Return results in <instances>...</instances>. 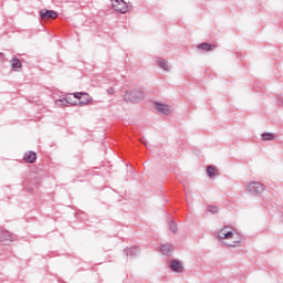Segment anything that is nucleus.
Returning <instances> with one entry per match:
<instances>
[{"mask_svg": "<svg viewBox=\"0 0 283 283\" xmlns=\"http://www.w3.org/2000/svg\"><path fill=\"white\" fill-rule=\"evenodd\" d=\"M218 239L226 247H233V248L240 247V243L242 242V237H240V234H234L233 231H231V227L229 226L223 227L219 231Z\"/></svg>", "mask_w": 283, "mask_h": 283, "instance_id": "1", "label": "nucleus"}, {"mask_svg": "<svg viewBox=\"0 0 283 283\" xmlns=\"http://www.w3.org/2000/svg\"><path fill=\"white\" fill-rule=\"evenodd\" d=\"M247 191H249V193H252V196H262V193H264V185L258 181H253L248 185Z\"/></svg>", "mask_w": 283, "mask_h": 283, "instance_id": "2", "label": "nucleus"}, {"mask_svg": "<svg viewBox=\"0 0 283 283\" xmlns=\"http://www.w3.org/2000/svg\"><path fill=\"white\" fill-rule=\"evenodd\" d=\"M142 97L143 92L134 90L130 93H126V95L124 96V101H126V103H140Z\"/></svg>", "mask_w": 283, "mask_h": 283, "instance_id": "3", "label": "nucleus"}, {"mask_svg": "<svg viewBox=\"0 0 283 283\" xmlns=\"http://www.w3.org/2000/svg\"><path fill=\"white\" fill-rule=\"evenodd\" d=\"M17 240V235L10 233V231L0 228V242H4V244H10V242H14Z\"/></svg>", "mask_w": 283, "mask_h": 283, "instance_id": "4", "label": "nucleus"}, {"mask_svg": "<svg viewBox=\"0 0 283 283\" xmlns=\"http://www.w3.org/2000/svg\"><path fill=\"white\" fill-rule=\"evenodd\" d=\"M73 97L78 101V105H90L92 97L85 92L73 93Z\"/></svg>", "mask_w": 283, "mask_h": 283, "instance_id": "5", "label": "nucleus"}, {"mask_svg": "<svg viewBox=\"0 0 283 283\" xmlns=\"http://www.w3.org/2000/svg\"><path fill=\"white\" fill-rule=\"evenodd\" d=\"M112 7L113 10L120 12L122 14H125L128 10L127 2H125V0H112Z\"/></svg>", "mask_w": 283, "mask_h": 283, "instance_id": "6", "label": "nucleus"}, {"mask_svg": "<svg viewBox=\"0 0 283 283\" xmlns=\"http://www.w3.org/2000/svg\"><path fill=\"white\" fill-rule=\"evenodd\" d=\"M155 109L165 116H169V114H171V107H169V105L160 104L158 102L155 103Z\"/></svg>", "mask_w": 283, "mask_h": 283, "instance_id": "7", "label": "nucleus"}, {"mask_svg": "<svg viewBox=\"0 0 283 283\" xmlns=\"http://www.w3.org/2000/svg\"><path fill=\"white\" fill-rule=\"evenodd\" d=\"M41 19H56L59 13L54 10L42 9L40 11Z\"/></svg>", "mask_w": 283, "mask_h": 283, "instance_id": "8", "label": "nucleus"}, {"mask_svg": "<svg viewBox=\"0 0 283 283\" xmlns=\"http://www.w3.org/2000/svg\"><path fill=\"white\" fill-rule=\"evenodd\" d=\"M72 96H74V94H70L66 97L62 98V99H57L55 102V105H57V107H63L65 104L66 105H77L76 102H72Z\"/></svg>", "mask_w": 283, "mask_h": 283, "instance_id": "9", "label": "nucleus"}, {"mask_svg": "<svg viewBox=\"0 0 283 283\" xmlns=\"http://www.w3.org/2000/svg\"><path fill=\"white\" fill-rule=\"evenodd\" d=\"M170 269L174 273H182V271H185V266L178 260L170 261Z\"/></svg>", "mask_w": 283, "mask_h": 283, "instance_id": "10", "label": "nucleus"}, {"mask_svg": "<svg viewBox=\"0 0 283 283\" xmlns=\"http://www.w3.org/2000/svg\"><path fill=\"white\" fill-rule=\"evenodd\" d=\"M24 163H29V165H34L36 163V153L29 150L24 154L23 157Z\"/></svg>", "mask_w": 283, "mask_h": 283, "instance_id": "11", "label": "nucleus"}, {"mask_svg": "<svg viewBox=\"0 0 283 283\" xmlns=\"http://www.w3.org/2000/svg\"><path fill=\"white\" fill-rule=\"evenodd\" d=\"M199 50H202L203 52H213L216 50V44H209L208 42H203L197 46Z\"/></svg>", "mask_w": 283, "mask_h": 283, "instance_id": "12", "label": "nucleus"}, {"mask_svg": "<svg viewBox=\"0 0 283 283\" xmlns=\"http://www.w3.org/2000/svg\"><path fill=\"white\" fill-rule=\"evenodd\" d=\"M11 67L14 72H20L21 67H23V63H21V60H19L18 57H13L11 60Z\"/></svg>", "mask_w": 283, "mask_h": 283, "instance_id": "13", "label": "nucleus"}, {"mask_svg": "<svg viewBox=\"0 0 283 283\" xmlns=\"http://www.w3.org/2000/svg\"><path fill=\"white\" fill-rule=\"evenodd\" d=\"M125 255H129L130 258H134L135 255H139L140 248L139 247H132L129 249L124 250Z\"/></svg>", "mask_w": 283, "mask_h": 283, "instance_id": "14", "label": "nucleus"}, {"mask_svg": "<svg viewBox=\"0 0 283 283\" xmlns=\"http://www.w3.org/2000/svg\"><path fill=\"white\" fill-rule=\"evenodd\" d=\"M171 251H174V247L171 244H164L160 248V252L163 253V255H169Z\"/></svg>", "mask_w": 283, "mask_h": 283, "instance_id": "15", "label": "nucleus"}, {"mask_svg": "<svg viewBox=\"0 0 283 283\" xmlns=\"http://www.w3.org/2000/svg\"><path fill=\"white\" fill-rule=\"evenodd\" d=\"M158 65L159 67H161V70H164L165 72H169V64L167 63V61L159 59L158 60Z\"/></svg>", "mask_w": 283, "mask_h": 283, "instance_id": "16", "label": "nucleus"}, {"mask_svg": "<svg viewBox=\"0 0 283 283\" xmlns=\"http://www.w3.org/2000/svg\"><path fill=\"white\" fill-rule=\"evenodd\" d=\"M262 140H275V134L273 133H263L261 135Z\"/></svg>", "mask_w": 283, "mask_h": 283, "instance_id": "17", "label": "nucleus"}, {"mask_svg": "<svg viewBox=\"0 0 283 283\" xmlns=\"http://www.w3.org/2000/svg\"><path fill=\"white\" fill-rule=\"evenodd\" d=\"M207 175L209 178H213L216 176V167L214 166H208L207 167Z\"/></svg>", "mask_w": 283, "mask_h": 283, "instance_id": "18", "label": "nucleus"}, {"mask_svg": "<svg viewBox=\"0 0 283 283\" xmlns=\"http://www.w3.org/2000/svg\"><path fill=\"white\" fill-rule=\"evenodd\" d=\"M169 230L172 233H178V224L176 223V221H170L169 222Z\"/></svg>", "mask_w": 283, "mask_h": 283, "instance_id": "19", "label": "nucleus"}, {"mask_svg": "<svg viewBox=\"0 0 283 283\" xmlns=\"http://www.w3.org/2000/svg\"><path fill=\"white\" fill-rule=\"evenodd\" d=\"M208 211L210 213H218L219 211L218 206H208Z\"/></svg>", "mask_w": 283, "mask_h": 283, "instance_id": "20", "label": "nucleus"}, {"mask_svg": "<svg viewBox=\"0 0 283 283\" xmlns=\"http://www.w3.org/2000/svg\"><path fill=\"white\" fill-rule=\"evenodd\" d=\"M6 61V54L0 53V63H3Z\"/></svg>", "mask_w": 283, "mask_h": 283, "instance_id": "21", "label": "nucleus"}, {"mask_svg": "<svg viewBox=\"0 0 283 283\" xmlns=\"http://www.w3.org/2000/svg\"><path fill=\"white\" fill-rule=\"evenodd\" d=\"M276 103H277V105H283V97H277Z\"/></svg>", "mask_w": 283, "mask_h": 283, "instance_id": "22", "label": "nucleus"}, {"mask_svg": "<svg viewBox=\"0 0 283 283\" xmlns=\"http://www.w3.org/2000/svg\"><path fill=\"white\" fill-rule=\"evenodd\" d=\"M107 93L111 94V95L114 94V88H113V87H109V88L107 90Z\"/></svg>", "mask_w": 283, "mask_h": 283, "instance_id": "23", "label": "nucleus"}, {"mask_svg": "<svg viewBox=\"0 0 283 283\" xmlns=\"http://www.w3.org/2000/svg\"><path fill=\"white\" fill-rule=\"evenodd\" d=\"M34 184L36 185V187H39V185H41V180L40 179H35Z\"/></svg>", "mask_w": 283, "mask_h": 283, "instance_id": "24", "label": "nucleus"}, {"mask_svg": "<svg viewBox=\"0 0 283 283\" xmlns=\"http://www.w3.org/2000/svg\"><path fill=\"white\" fill-rule=\"evenodd\" d=\"M30 190L32 191V188L29 187V188H28V191H30Z\"/></svg>", "mask_w": 283, "mask_h": 283, "instance_id": "25", "label": "nucleus"}]
</instances>
